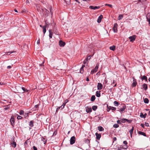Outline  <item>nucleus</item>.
Wrapping results in <instances>:
<instances>
[{
	"instance_id": "nucleus-1",
	"label": "nucleus",
	"mask_w": 150,
	"mask_h": 150,
	"mask_svg": "<svg viewBox=\"0 0 150 150\" xmlns=\"http://www.w3.org/2000/svg\"><path fill=\"white\" fill-rule=\"evenodd\" d=\"M118 26V24L117 23L114 24L113 27L112 28V29L115 33H116L117 32V27Z\"/></svg>"
},
{
	"instance_id": "nucleus-2",
	"label": "nucleus",
	"mask_w": 150,
	"mask_h": 150,
	"mask_svg": "<svg viewBox=\"0 0 150 150\" xmlns=\"http://www.w3.org/2000/svg\"><path fill=\"white\" fill-rule=\"evenodd\" d=\"M76 138L75 136L72 137L70 139V144H73L75 142Z\"/></svg>"
},
{
	"instance_id": "nucleus-3",
	"label": "nucleus",
	"mask_w": 150,
	"mask_h": 150,
	"mask_svg": "<svg viewBox=\"0 0 150 150\" xmlns=\"http://www.w3.org/2000/svg\"><path fill=\"white\" fill-rule=\"evenodd\" d=\"M136 37V35H133L132 36L129 37V38L130 40V42H133L135 40Z\"/></svg>"
},
{
	"instance_id": "nucleus-4",
	"label": "nucleus",
	"mask_w": 150,
	"mask_h": 150,
	"mask_svg": "<svg viewBox=\"0 0 150 150\" xmlns=\"http://www.w3.org/2000/svg\"><path fill=\"white\" fill-rule=\"evenodd\" d=\"M98 66H99V64L98 63L97 64L95 68L93 69L92 70V71H91V73H93V72H96L98 71Z\"/></svg>"
},
{
	"instance_id": "nucleus-5",
	"label": "nucleus",
	"mask_w": 150,
	"mask_h": 150,
	"mask_svg": "<svg viewBox=\"0 0 150 150\" xmlns=\"http://www.w3.org/2000/svg\"><path fill=\"white\" fill-rule=\"evenodd\" d=\"M103 88V85L100 83H98L97 85V88L98 90H101Z\"/></svg>"
},
{
	"instance_id": "nucleus-6",
	"label": "nucleus",
	"mask_w": 150,
	"mask_h": 150,
	"mask_svg": "<svg viewBox=\"0 0 150 150\" xmlns=\"http://www.w3.org/2000/svg\"><path fill=\"white\" fill-rule=\"evenodd\" d=\"M133 82L132 84V86L133 87H135L137 84V82L136 81V80L133 77Z\"/></svg>"
},
{
	"instance_id": "nucleus-7",
	"label": "nucleus",
	"mask_w": 150,
	"mask_h": 150,
	"mask_svg": "<svg viewBox=\"0 0 150 150\" xmlns=\"http://www.w3.org/2000/svg\"><path fill=\"white\" fill-rule=\"evenodd\" d=\"M89 8L95 10L96 9H98L100 8L99 6H90L89 7Z\"/></svg>"
},
{
	"instance_id": "nucleus-8",
	"label": "nucleus",
	"mask_w": 150,
	"mask_h": 150,
	"mask_svg": "<svg viewBox=\"0 0 150 150\" xmlns=\"http://www.w3.org/2000/svg\"><path fill=\"white\" fill-rule=\"evenodd\" d=\"M95 135L96 136V139L98 140H99L101 137V134L98 133H96Z\"/></svg>"
},
{
	"instance_id": "nucleus-9",
	"label": "nucleus",
	"mask_w": 150,
	"mask_h": 150,
	"mask_svg": "<svg viewBox=\"0 0 150 150\" xmlns=\"http://www.w3.org/2000/svg\"><path fill=\"white\" fill-rule=\"evenodd\" d=\"M13 143H11V144L13 147L15 148L16 146V142H15L14 137H13Z\"/></svg>"
},
{
	"instance_id": "nucleus-10",
	"label": "nucleus",
	"mask_w": 150,
	"mask_h": 150,
	"mask_svg": "<svg viewBox=\"0 0 150 150\" xmlns=\"http://www.w3.org/2000/svg\"><path fill=\"white\" fill-rule=\"evenodd\" d=\"M65 43L62 40H60L59 41V45L60 46L63 47L65 45Z\"/></svg>"
},
{
	"instance_id": "nucleus-11",
	"label": "nucleus",
	"mask_w": 150,
	"mask_h": 150,
	"mask_svg": "<svg viewBox=\"0 0 150 150\" xmlns=\"http://www.w3.org/2000/svg\"><path fill=\"white\" fill-rule=\"evenodd\" d=\"M103 18V16L102 15H100L98 18L97 20V22L98 23H100L101 21V20L102 19V18Z\"/></svg>"
},
{
	"instance_id": "nucleus-12",
	"label": "nucleus",
	"mask_w": 150,
	"mask_h": 150,
	"mask_svg": "<svg viewBox=\"0 0 150 150\" xmlns=\"http://www.w3.org/2000/svg\"><path fill=\"white\" fill-rule=\"evenodd\" d=\"M142 88H144L145 90L147 89L148 87L146 84L144 83L142 85Z\"/></svg>"
},
{
	"instance_id": "nucleus-13",
	"label": "nucleus",
	"mask_w": 150,
	"mask_h": 150,
	"mask_svg": "<svg viewBox=\"0 0 150 150\" xmlns=\"http://www.w3.org/2000/svg\"><path fill=\"white\" fill-rule=\"evenodd\" d=\"M85 67V65H83L80 69V72L81 74H83L84 72L83 68Z\"/></svg>"
},
{
	"instance_id": "nucleus-14",
	"label": "nucleus",
	"mask_w": 150,
	"mask_h": 150,
	"mask_svg": "<svg viewBox=\"0 0 150 150\" xmlns=\"http://www.w3.org/2000/svg\"><path fill=\"white\" fill-rule=\"evenodd\" d=\"M10 122H11V124L12 125H13V124H14L15 121H14V118L12 117V116L11 117V120H10Z\"/></svg>"
},
{
	"instance_id": "nucleus-15",
	"label": "nucleus",
	"mask_w": 150,
	"mask_h": 150,
	"mask_svg": "<svg viewBox=\"0 0 150 150\" xmlns=\"http://www.w3.org/2000/svg\"><path fill=\"white\" fill-rule=\"evenodd\" d=\"M86 111L87 113H90L92 111L91 108H88L87 107V108H86Z\"/></svg>"
},
{
	"instance_id": "nucleus-16",
	"label": "nucleus",
	"mask_w": 150,
	"mask_h": 150,
	"mask_svg": "<svg viewBox=\"0 0 150 150\" xmlns=\"http://www.w3.org/2000/svg\"><path fill=\"white\" fill-rule=\"evenodd\" d=\"M29 126L30 127H31L30 128V129H31V127H33V120L31 121L29 123Z\"/></svg>"
},
{
	"instance_id": "nucleus-17",
	"label": "nucleus",
	"mask_w": 150,
	"mask_h": 150,
	"mask_svg": "<svg viewBox=\"0 0 150 150\" xmlns=\"http://www.w3.org/2000/svg\"><path fill=\"white\" fill-rule=\"evenodd\" d=\"M100 91H97L96 93V96L98 97H99L100 96Z\"/></svg>"
},
{
	"instance_id": "nucleus-18",
	"label": "nucleus",
	"mask_w": 150,
	"mask_h": 150,
	"mask_svg": "<svg viewBox=\"0 0 150 150\" xmlns=\"http://www.w3.org/2000/svg\"><path fill=\"white\" fill-rule=\"evenodd\" d=\"M49 37L50 38H52V36L53 35V33L52 32L51 30L50 29L49 30Z\"/></svg>"
},
{
	"instance_id": "nucleus-19",
	"label": "nucleus",
	"mask_w": 150,
	"mask_h": 150,
	"mask_svg": "<svg viewBox=\"0 0 150 150\" xmlns=\"http://www.w3.org/2000/svg\"><path fill=\"white\" fill-rule=\"evenodd\" d=\"M138 133L144 136H146V133H145L141 131H139L138 132Z\"/></svg>"
},
{
	"instance_id": "nucleus-20",
	"label": "nucleus",
	"mask_w": 150,
	"mask_h": 150,
	"mask_svg": "<svg viewBox=\"0 0 150 150\" xmlns=\"http://www.w3.org/2000/svg\"><path fill=\"white\" fill-rule=\"evenodd\" d=\"M98 129L100 131H103L104 130V128L101 126H99L98 127Z\"/></svg>"
},
{
	"instance_id": "nucleus-21",
	"label": "nucleus",
	"mask_w": 150,
	"mask_h": 150,
	"mask_svg": "<svg viewBox=\"0 0 150 150\" xmlns=\"http://www.w3.org/2000/svg\"><path fill=\"white\" fill-rule=\"evenodd\" d=\"M141 79L142 80H145L146 81L147 80V78L146 76H144L141 77Z\"/></svg>"
},
{
	"instance_id": "nucleus-22",
	"label": "nucleus",
	"mask_w": 150,
	"mask_h": 150,
	"mask_svg": "<svg viewBox=\"0 0 150 150\" xmlns=\"http://www.w3.org/2000/svg\"><path fill=\"white\" fill-rule=\"evenodd\" d=\"M95 96L94 95H93L91 96V101L92 102H93L95 100Z\"/></svg>"
},
{
	"instance_id": "nucleus-23",
	"label": "nucleus",
	"mask_w": 150,
	"mask_h": 150,
	"mask_svg": "<svg viewBox=\"0 0 150 150\" xmlns=\"http://www.w3.org/2000/svg\"><path fill=\"white\" fill-rule=\"evenodd\" d=\"M133 129H134V127H132V128L131 130H130V131H129V132L130 134V136L131 137H132Z\"/></svg>"
},
{
	"instance_id": "nucleus-24",
	"label": "nucleus",
	"mask_w": 150,
	"mask_h": 150,
	"mask_svg": "<svg viewBox=\"0 0 150 150\" xmlns=\"http://www.w3.org/2000/svg\"><path fill=\"white\" fill-rule=\"evenodd\" d=\"M41 140L43 141L44 142V144H45L46 142L47 139H46V138H45L43 137H42Z\"/></svg>"
},
{
	"instance_id": "nucleus-25",
	"label": "nucleus",
	"mask_w": 150,
	"mask_h": 150,
	"mask_svg": "<svg viewBox=\"0 0 150 150\" xmlns=\"http://www.w3.org/2000/svg\"><path fill=\"white\" fill-rule=\"evenodd\" d=\"M42 28L43 29V32L44 34L46 32V26H42Z\"/></svg>"
},
{
	"instance_id": "nucleus-26",
	"label": "nucleus",
	"mask_w": 150,
	"mask_h": 150,
	"mask_svg": "<svg viewBox=\"0 0 150 150\" xmlns=\"http://www.w3.org/2000/svg\"><path fill=\"white\" fill-rule=\"evenodd\" d=\"M115 47L114 45H113L112 46H111L110 47V50H113V51H114L115 50Z\"/></svg>"
},
{
	"instance_id": "nucleus-27",
	"label": "nucleus",
	"mask_w": 150,
	"mask_h": 150,
	"mask_svg": "<svg viewBox=\"0 0 150 150\" xmlns=\"http://www.w3.org/2000/svg\"><path fill=\"white\" fill-rule=\"evenodd\" d=\"M114 104L115 106H118L119 103L117 101H115L114 102Z\"/></svg>"
},
{
	"instance_id": "nucleus-28",
	"label": "nucleus",
	"mask_w": 150,
	"mask_h": 150,
	"mask_svg": "<svg viewBox=\"0 0 150 150\" xmlns=\"http://www.w3.org/2000/svg\"><path fill=\"white\" fill-rule=\"evenodd\" d=\"M149 100L147 98H145L144 99V102L145 103H149Z\"/></svg>"
},
{
	"instance_id": "nucleus-29",
	"label": "nucleus",
	"mask_w": 150,
	"mask_h": 150,
	"mask_svg": "<svg viewBox=\"0 0 150 150\" xmlns=\"http://www.w3.org/2000/svg\"><path fill=\"white\" fill-rule=\"evenodd\" d=\"M97 108V106L96 105H94L92 106V109L93 110L95 111Z\"/></svg>"
},
{
	"instance_id": "nucleus-30",
	"label": "nucleus",
	"mask_w": 150,
	"mask_h": 150,
	"mask_svg": "<svg viewBox=\"0 0 150 150\" xmlns=\"http://www.w3.org/2000/svg\"><path fill=\"white\" fill-rule=\"evenodd\" d=\"M123 18V15H120L118 18V20L122 19Z\"/></svg>"
},
{
	"instance_id": "nucleus-31",
	"label": "nucleus",
	"mask_w": 150,
	"mask_h": 150,
	"mask_svg": "<svg viewBox=\"0 0 150 150\" xmlns=\"http://www.w3.org/2000/svg\"><path fill=\"white\" fill-rule=\"evenodd\" d=\"M126 108V107L125 106H123L122 108H120V111H122L124 110H125Z\"/></svg>"
},
{
	"instance_id": "nucleus-32",
	"label": "nucleus",
	"mask_w": 150,
	"mask_h": 150,
	"mask_svg": "<svg viewBox=\"0 0 150 150\" xmlns=\"http://www.w3.org/2000/svg\"><path fill=\"white\" fill-rule=\"evenodd\" d=\"M66 3L67 4H69L70 3V0H64Z\"/></svg>"
},
{
	"instance_id": "nucleus-33",
	"label": "nucleus",
	"mask_w": 150,
	"mask_h": 150,
	"mask_svg": "<svg viewBox=\"0 0 150 150\" xmlns=\"http://www.w3.org/2000/svg\"><path fill=\"white\" fill-rule=\"evenodd\" d=\"M119 125L117 124H114L113 126V127L114 128H115L118 127H119Z\"/></svg>"
},
{
	"instance_id": "nucleus-34",
	"label": "nucleus",
	"mask_w": 150,
	"mask_h": 150,
	"mask_svg": "<svg viewBox=\"0 0 150 150\" xmlns=\"http://www.w3.org/2000/svg\"><path fill=\"white\" fill-rule=\"evenodd\" d=\"M24 112L23 110H21L20 111L19 114L20 115H21L23 114Z\"/></svg>"
},
{
	"instance_id": "nucleus-35",
	"label": "nucleus",
	"mask_w": 150,
	"mask_h": 150,
	"mask_svg": "<svg viewBox=\"0 0 150 150\" xmlns=\"http://www.w3.org/2000/svg\"><path fill=\"white\" fill-rule=\"evenodd\" d=\"M22 89L23 90V91L25 92H27L28 91V90L26 89L24 87H22Z\"/></svg>"
},
{
	"instance_id": "nucleus-36",
	"label": "nucleus",
	"mask_w": 150,
	"mask_h": 150,
	"mask_svg": "<svg viewBox=\"0 0 150 150\" xmlns=\"http://www.w3.org/2000/svg\"><path fill=\"white\" fill-rule=\"evenodd\" d=\"M140 117L142 118H145V116L144 117V114L142 112L140 113Z\"/></svg>"
},
{
	"instance_id": "nucleus-37",
	"label": "nucleus",
	"mask_w": 150,
	"mask_h": 150,
	"mask_svg": "<svg viewBox=\"0 0 150 150\" xmlns=\"http://www.w3.org/2000/svg\"><path fill=\"white\" fill-rule=\"evenodd\" d=\"M90 140L88 139H86L85 140V142L86 143L88 144L90 143Z\"/></svg>"
},
{
	"instance_id": "nucleus-38",
	"label": "nucleus",
	"mask_w": 150,
	"mask_h": 150,
	"mask_svg": "<svg viewBox=\"0 0 150 150\" xmlns=\"http://www.w3.org/2000/svg\"><path fill=\"white\" fill-rule=\"evenodd\" d=\"M66 103H64L62 104V105L61 106V107H62V109L64 108V106H65V105H66Z\"/></svg>"
},
{
	"instance_id": "nucleus-39",
	"label": "nucleus",
	"mask_w": 150,
	"mask_h": 150,
	"mask_svg": "<svg viewBox=\"0 0 150 150\" xmlns=\"http://www.w3.org/2000/svg\"><path fill=\"white\" fill-rule=\"evenodd\" d=\"M126 121H127V122L129 123L131 122L132 121V120H129L126 119Z\"/></svg>"
},
{
	"instance_id": "nucleus-40",
	"label": "nucleus",
	"mask_w": 150,
	"mask_h": 150,
	"mask_svg": "<svg viewBox=\"0 0 150 150\" xmlns=\"http://www.w3.org/2000/svg\"><path fill=\"white\" fill-rule=\"evenodd\" d=\"M115 81L114 80H113V82L111 84V85L112 86H116V84H115L114 85H113L115 83Z\"/></svg>"
},
{
	"instance_id": "nucleus-41",
	"label": "nucleus",
	"mask_w": 150,
	"mask_h": 150,
	"mask_svg": "<svg viewBox=\"0 0 150 150\" xmlns=\"http://www.w3.org/2000/svg\"><path fill=\"white\" fill-rule=\"evenodd\" d=\"M121 120V122L122 123H125L126 121V119H122Z\"/></svg>"
},
{
	"instance_id": "nucleus-42",
	"label": "nucleus",
	"mask_w": 150,
	"mask_h": 150,
	"mask_svg": "<svg viewBox=\"0 0 150 150\" xmlns=\"http://www.w3.org/2000/svg\"><path fill=\"white\" fill-rule=\"evenodd\" d=\"M105 6H109V7H110V8H112V5H111V4H105Z\"/></svg>"
},
{
	"instance_id": "nucleus-43",
	"label": "nucleus",
	"mask_w": 150,
	"mask_h": 150,
	"mask_svg": "<svg viewBox=\"0 0 150 150\" xmlns=\"http://www.w3.org/2000/svg\"><path fill=\"white\" fill-rule=\"evenodd\" d=\"M150 13H149L146 15V18H150Z\"/></svg>"
},
{
	"instance_id": "nucleus-44",
	"label": "nucleus",
	"mask_w": 150,
	"mask_h": 150,
	"mask_svg": "<svg viewBox=\"0 0 150 150\" xmlns=\"http://www.w3.org/2000/svg\"><path fill=\"white\" fill-rule=\"evenodd\" d=\"M17 118L18 119H21L22 118V117L20 115H18Z\"/></svg>"
},
{
	"instance_id": "nucleus-45",
	"label": "nucleus",
	"mask_w": 150,
	"mask_h": 150,
	"mask_svg": "<svg viewBox=\"0 0 150 150\" xmlns=\"http://www.w3.org/2000/svg\"><path fill=\"white\" fill-rule=\"evenodd\" d=\"M87 59H86L83 62V63L84 64H85L87 63Z\"/></svg>"
},
{
	"instance_id": "nucleus-46",
	"label": "nucleus",
	"mask_w": 150,
	"mask_h": 150,
	"mask_svg": "<svg viewBox=\"0 0 150 150\" xmlns=\"http://www.w3.org/2000/svg\"><path fill=\"white\" fill-rule=\"evenodd\" d=\"M13 52H7L6 54L7 55H9L11 54Z\"/></svg>"
},
{
	"instance_id": "nucleus-47",
	"label": "nucleus",
	"mask_w": 150,
	"mask_h": 150,
	"mask_svg": "<svg viewBox=\"0 0 150 150\" xmlns=\"http://www.w3.org/2000/svg\"><path fill=\"white\" fill-rule=\"evenodd\" d=\"M62 107H61V106L58 107L56 111L57 112V111L60 109L61 110H62Z\"/></svg>"
},
{
	"instance_id": "nucleus-48",
	"label": "nucleus",
	"mask_w": 150,
	"mask_h": 150,
	"mask_svg": "<svg viewBox=\"0 0 150 150\" xmlns=\"http://www.w3.org/2000/svg\"><path fill=\"white\" fill-rule=\"evenodd\" d=\"M147 21L149 22V23H150V18H146Z\"/></svg>"
},
{
	"instance_id": "nucleus-49",
	"label": "nucleus",
	"mask_w": 150,
	"mask_h": 150,
	"mask_svg": "<svg viewBox=\"0 0 150 150\" xmlns=\"http://www.w3.org/2000/svg\"><path fill=\"white\" fill-rule=\"evenodd\" d=\"M57 131L56 130L53 133V134L52 136L55 135L57 134Z\"/></svg>"
},
{
	"instance_id": "nucleus-50",
	"label": "nucleus",
	"mask_w": 150,
	"mask_h": 150,
	"mask_svg": "<svg viewBox=\"0 0 150 150\" xmlns=\"http://www.w3.org/2000/svg\"><path fill=\"white\" fill-rule=\"evenodd\" d=\"M111 109L112 110H116V108L114 107H112L111 108Z\"/></svg>"
},
{
	"instance_id": "nucleus-51",
	"label": "nucleus",
	"mask_w": 150,
	"mask_h": 150,
	"mask_svg": "<svg viewBox=\"0 0 150 150\" xmlns=\"http://www.w3.org/2000/svg\"><path fill=\"white\" fill-rule=\"evenodd\" d=\"M33 148L34 150H38L37 148L35 146H33Z\"/></svg>"
},
{
	"instance_id": "nucleus-52",
	"label": "nucleus",
	"mask_w": 150,
	"mask_h": 150,
	"mask_svg": "<svg viewBox=\"0 0 150 150\" xmlns=\"http://www.w3.org/2000/svg\"><path fill=\"white\" fill-rule=\"evenodd\" d=\"M144 125L145 126H147V127H148L149 126V124H148V123H146V122H145V123Z\"/></svg>"
},
{
	"instance_id": "nucleus-53",
	"label": "nucleus",
	"mask_w": 150,
	"mask_h": 150,
	"mask_svg": "<svg viewBox=\"0 0 150 150\" xmlns=\"http://www.w3.org/2000/svg\"><path fill=\"white\" fill-rule=\"evenodd\" d=\"M123 143L125 144V145H126L127 144V141H125L123 142Z\"/></svg>"
},
{
	"instance_id": "nucleus-54",
	"label": "nucleus",
	"mask_w": 150,
	"mask_h": 150,
	"mask_svg": "<svg viewBox=\"0 0 150 150\" xmlns=\"http://www.w3.org/2000/svg\"><path fill=\"white\" fill-rule=\"evenodd\" d=\"M40 43V39H39L37 41V44H39Z\"/></svg>"
},
{
	"instance_id": "nucleus-55",
	"label": "nucleus",
	"mask_w": 150,
	"mask_h": 150,
	"mask_svg": "<svg viewBox=\"0 0 150 150\" xmlns=\"http://www.w3.org/2000/svg\"><path fill=\"white\" fill-rule=\"evenodd\" d=\"M141 127L142 128H144V125L143 124H141Z\"/></svg>"
},
{
	"instance_id": "nucleus-56",
	"label": "nucleus",
	"mask_w": 150,
	"mask_h": 150,
	"mask_svg": "<svg viewBox=\"0 0 150 150\" xmlns=\"http://www.w3.org/2000/svg\"><path fill=\"white\" fill-rule=\"evenodd\" d=\"M91 56H89L87 57V58H86V59H87V60L88 59L89 60L91 58Z\"/></svg>"
},
{
	"instance_id": "nucleus-57",
	"label": "nucleus",
	"mask_w": 150,
	"mask_h": 150,
	"mask_svg": "<svg viewBox=\"0 0 150 150\" xmlns=\"http://www.w3.org/2000/svg\"><path fill=\"white\" fill-rule=\"evenodd\" d=\"M38 106H39L38 105H35V107L36 108H38Z\"/></svg>"
},
{
	"instance_id": "nucleus-58",
	"label": "nucleus",
	"mask_w": 150,
	"mask_h": 150,
	"mask_svg": "<svg viewBox=\"0 0 150 150\" xmlns=\"http://www.w3.org/2000/svg\"><path fill=\"white\" fill-rule=\"evenodd\" d=\"M117 123L119 124H121L120 121V120H117Z\"/></svg>"
},
{
	"instance_id": "nucleus-59",
	"label": "nucleus",
	"mask_w": 150,
	"mask_h": 150,
	"mask_svg": "<svg viewBox=\"0 0 150 150\" xmlns=\"http://www.w3.org/2000/svg\"><path fill=\"white\" fill-rule=\"evenodd\" d=\"M44 61H43V62H42V63L41 64H39V65L40 66H43V64L44 63Z\"/></svg>"
},
{
	"instance_id": "nucleus-60",
	"label": "nucleus",
	"mask_w": 150,
	"mask_h": 150,
	"mask_svg": "<svg viewBox=\"0 0 150 150\" xmlns=\"http://www.w3.org/2000/svg\"><path fill=\"white\" fill-rule=\"evenodd\" d=\"M7 69H10L11 68V66H8L7 67Z\"/></svg>"
},
{
	"instance_id": "nucleus-61",
	"label": "nucleus",
	"mask_w": 150,
	"mask_h": 150,
	"mask_svg": "<svg viewBox=\"0 0 150 150\" xmlns=\"http://www.w3.org/2000/svg\"><path fill=\"white\" fill-rule=\"evenodd\" d=\"M86 81H89V80L88 78V77H87L86 78Z\"/></svg>"
},
{
	"instance_id": "nucleus-62",
	"label": "nucleus",
	"mask_w": 150,
	"mask_h": 150,
	"mask_svg": "<svg viewBox=\"0 0 150 150\" xmlns=\"http://www.w3.org/2000/svg\"><path fill=\"white\" fill-rule=\"evenodd\" d=\"M5 83H4L3 82H0V85H3Z\"/></svg>"
},
{
	"instance_id": "nucleus-63",
	"label": "nucleus",
	"mask_w": 150,
	"mask_h": 150,
	"mask_svg": "<svg viewBox=\"0 0 150 150\" xmlns=\"http://www.w3.org/2000/svg\"><path fill=\"white\" fill-rule=\"evenodd\" d=\"M117 140V138L116 137H115L113 138V140L114 141H116Z\"/></svg>"
},
{
	"instance_id": "nucleus-64",
	"label": "nucleus",
	"mask_w": 150,
	"mask_h": 150,
	"mask_svg": "<svg viewBox=\"0 0 150 150\" xmlns=\"http://www.w3.org/2000/svg\"><path fill=\"white\" fill-rule=\"evenodd\" d=\"M26 3L27 4L28 3V4L29 3V1L28 0H26Z\"/></svg>"
}]
</instances>
